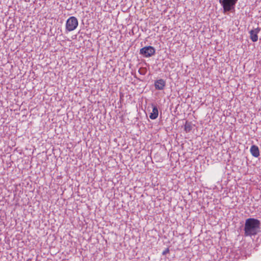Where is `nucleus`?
Segmentation results:
<instances>
[{
  "mask_svg": "<svg viewBox=\"0 0 261 261\" xmlns=\"http://www.w3.org/2000/svg\"><path fill=\"white\" fill-rule=\"evenodd\" d=\"M260 29L259 28H257L254 30H251L249 32L250 39L253 42H256L258 40L257 34L259 32Z\"/></svg>",
  "mask_w": 261,
  "mask_h": 261,
  "instance_id": "obj_5",
  "label": "nucleus"
},
{
  "mask_svg": "<svg viewBox=\"0 0 261 261\" xmlns=\"http://www.w3.org/2000/svg\"><path fill=\"white\" fill-rule=\"evenodd\" d=\"M165 81L163 79H160L155 81L154 86L156 89L163 90L165 86Z\"/></svg>",
  "mask_w": 261,
  "mask_h": 261,
  "instance_id": "obj_6",
  "label": "nucleus"
},
{
  "mask_svg": "<svg viewBox=\"0 0 261 261\" xmlns=\"http://www.w3.org/2000/svg\"><path fill=\"white\" fill-rule=\"evenodd\" d=\"M250 152L251 154L254 157H258L259 155V150L258 146L256 145H253L251 146L250 148Z\"/></svg>",
  "mask_w": 261,
  "mask_h": 261,
  "instance_id": "obj_7",
  "label": "nucleus"
},
{
  "mask_svg": "<svg viewBox=\"0 0 261 261\" xmlns=\"http://www.w3.org/2000/svg\"><path fill=\"white\" fill-rule=\"evenodd\" d=\"M237 1L238 0H219V3L223 7L224 12H226L234 9Z\"/></svg>",
  "mask_w": 261,
  "mask_h": 261,
  "instance_id": "obj_2",
  "label": "nucleus"
},
{
  "mask_svg": "<svg viewBox=\"0 0 261 261\" xmlns=\"http://www.w3.org/2000/svg\"><path fill=\"white\" fill-rule=\"evenodd\" d=\"M30 0H24L25 2H29Z\"/></svg>",
  "mask_w": 261,
  "mask_h": 261,
  "instance_id": "obj_10",
  "label": "nucleus"
},
{
  "mask_svg": "<svg viewBox=\"0 0 261 261\" xmlns=\"http://www.w3.org/2000/svg\"><path fill=\"white\" fill-rule=\"evenodd\" d=\"M159 115V111L158 108L156 106H153L152 112L149 115V118L151 119H155Z\"/></svg>",
  "mask_w": 261,
  "mask_h": 261,
  "instance_id": "obj_8",
  "label": "nucleus"
},
{
  "mask_svg": "<svg viewBox=\"0 0 261 261\" xmlns=\"http://www.w3.org/2000/svg\"><path fill=\"white\" fill-rule=\"evenodd\" d=\"M192 129L191 122L186 121L184 126V130L186 133L190 132Z\"/></svg>",
  "mask_w": 261,
  "mask_h": 261,
  "instance_id": "obj_9",
  "label": "nucleus"
},
{
  "mask_svg": "<svg viewBox=\"0 0 261 261\" xmlns=\"http://www.w3.org/2000/svg\"><path fill=\"white\" fill-rule=\"evenodd\" d=\"M260 226V221L254 218H248L246 220L244 227L245 235L254 236L257 234Z\"/></svg>",
  "mask_w": 261,
  "mask_h": 261,
  "instance_id": "obj_1",
  "label": "nucleus"
},
{
  "mask_svg": "<svg viewBox=\"0 0 261 261\" xmlns=\"http://www.w3.org/2000/svg\"><path fill=\"white\" fill-rule=\"evenodd\" d=\"M78 20L74 16L70 17L66 22V30L68 32H71L74 30L78 26Z\"/></svg>",
  "mask_w": 261,
  "mask_h": 261,
  "instance_id": "obj_3",
  "label": "nucleus"
},
{
  "mask_svg": "<svg viewBox=\"0 0 261 261\" xmlns=\"http://www.w3.org/2000/svg\"><path fill=\"white\" fill-rule=\"evenodd\" d=\"M140 54L145 57H149L155 54V49L151 46H145L140 49Z\"/></svg>",
  "mask_w": 261,
  "mask_h": 261,
  "instance_id": "obj_4",
  "label": "nucleus"
}]
</instances>
